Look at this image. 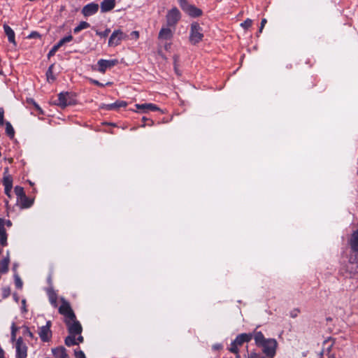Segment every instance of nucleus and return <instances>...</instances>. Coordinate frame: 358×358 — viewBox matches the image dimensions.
Returning a JSON list of instances; mask_svg holds the SVG:
<instances>
[{"instance_id": "f257e3e1", "label": "nucleus", "mask_w": 358, "mask_h": 358, "mask_svg": "<svg viewBox=\"0 0 358 358\" xmlns=\"http://www.w3.org/2000/svg\"><path fill=\"white\" fill-rule=\"evenodd\" d=\"M358 272V262H356V257H350L348 264L341 268L340 273L345 278H352L353 275Z\"/></svg>"}, {"instance_id": "f03ea898", "label": "nucleus", "mask_w": 358, "mask_h": 358, "mask_svg": "<svg viewBox=\"0 0 358 358\" xmlns=\"http://www.w3.org/2000/svg\"><path fill=\"white\" fill-rule=\"evenodd\" d=\"M181 18V13L180 10L176 8L173 7L168 10L166 15V26L169 27L175 28L178 22Z\"/></svg>"}, {"instance_id": "7ed1b4c3", "label": "nucleus", "mask_w": 358, "mask_h": 358, "mask_svg": "<svg viewBox=\"0 0 358 358\" xmlns=\"http://www.w3.org/2000/svg\"><path fill=\"white\" fill-rule=\"evenodd\" d=\"M59 313L64 316V320L76 319V315L71 308L70 303L63 299H62V304L59 308Z\"/></svg>"}, {"instance_id": "20e7f679", "label": "nucleus", "mask_w": 358, "mask_h": 358, "mask_svg": "<svg viewBox=\"0 0 358 358\" xmlns=\"http://www.w3.org/2000/svg\"><path fill=\"white\" fill-rule=\"evenodd\" d=\"M119 63L118 60L115 59H101L97 62V68L94 67L93 69L99 73H104L107 69H110Z\"/></svg>"}, {"instance_id": "39448f33", "label": "nucleus", "mask_w": 358, "mask_h": 358, "mask_svg": "<svg viewBox=\"0 0 358 358\" xmlns=\"http://www.w3.org/2000/svg\"><path fill=\"white\" fill-rule=\"evenodd\" d=\"M64 322L67 327L69 334L71 335H80L83 331V327L81 324L77 319L64 320Z\"/></svg>"}, {"instance_id": "423d86ee", "label": "nucleus", "mask_w": 358, "mask_h": 358, "mask_svg": "<svg viewBox=\"0 0 358 358\" xmlns=\"http://www.w3.org/2000/svg\"><path fill=\"white\" fill-rule=\"evenodd\" d=\"M203 38V34L201 33V27L196 24L193 23L191 25V32L189 36V40L192 43L196 44L201 41Z\"/></svg>"}, {"instance_id": "0eeeda50", "label": "nucleus", "mask_w": 358, "mask_h": 358, "mask_svg": "<svg viewBox=\"0 0 358 358\" xmlns=\"http://www.w3.org/2000/svg\"><path fill=\"white\" fill-rule=\"evenodd\" d=\"M52 326L51 321L46 322V324L39 327L38 334L43 342H48L52 337V331L50 327Z\"/></svg>"}, {"instance_id": "6e6552de", "label": "nucleus", "mask_w": 358, "mask_h": 358, "mask_svg": "<svg viewBox=\"0 0 358 358\" xmlns=\"http://www.w3.org/2000/svg\"><path fill=\"white\" fill-rule=\"evenodd\" d=\"M127 36V34L121 30H115L113 32L109 38L108 45L117 46L121 43L122 40L126 39Z\"/></svg>"}, {"instance_id": "1a4fd4ad", "label": "nucleus", "mask_w": 358, "mask_h": 358, "mask_svg": "<svg viewBox=\"0 0 358 358\" xmlns=\"http://www.w3.org/2000/svg\"><path fill=\"white\" fill-rule=\"evenodd\" d=\"M16 358H27V346L23 342L22 337H19L16 341Z\"/></svg>"}, {"instance_id": "9d476101", "label": "nucleus", "mask_w": 358, "mask_h": 358, "mask_svg": "<svg viewBox=\"0 0 358 358\" xmlns=\"http://www.w3.org/2000/svg\"><path fill=\"white\" fill-rule=\"evenodd\" d=\"M276 341L275 339H268V341L263 344V352L269 357H273L275 354Z\"/></svg>"}, {"instance_id": "9b49d317", "label": "nucleus", "mask_w": 358, "mask_h": 358, "mask_svg": "<svg viewBox=\"0 0 358 358\" xmlns=\"http://www.w3.org/2000/svg\"><path fill=\"white\" fill-rule=\"evenodd\" d=\"M99 10V4L96 3H90L85 5L82 9V13L85 17H89L94 15Z\"/></svg>"}, {"instance_id": "f8f14e48", "label": "nucleus", "mask_w": 358, "mask_h": 358, "mask_svg": "<svg viewBox=\"0 0 358 358\" xmlns=\"http://www.w3.org/2000/svg\"><path fill=\"white\" fill-rule=\"evenodd\" d=\"M56 104L62 108H65L66 106L70 105L71 99L69 94L67 92H61L59 94Z\"/></svg>"}, {"instance_id": "ddd939ff", "label": "nucleus", "mask_w": 358, "mask_h": 358, "mask_svg": "<svg viewBox=\"0 0 358 358\" xmlns=\"http://www.w3.org/2000/svg\"><path fill=\"white\" fill-rule=\"evenodd\" d=\"M348 244L352 252H358V229L352 232L348 240Z\"/></svg>"}, {"instance_id": "4468645a", "label": "nucleus", "mask_w": 358, "mask_h": 358, "mask_svg": "<svg viewBox=\"0 0 358 358\" xmlns=\"http://www.w3.org/2000/svg\"><path fill=\"white\" fill-rule=\"evenodd\" d=\"M173 35V31L171 27H162L159 32L158 38L160 40H170L172 38Z\"/></svg>"}, {"instance_id": "2eb2a0df", "label": "nucleus", "mask_w": 358, "mask_h": 358, "mask_svg": "<svg viewBox=\"0 0 358 358\" xmlns=\"http://www.w3.org/2000/svg\"><path fill=\"white\" fill-rule=\"evenodd\" d=\"M136 107L137 109L141 110L144 113L148 111H158L160 110L159 108L157 107V106L151 103L136 104Z\"/></svg>"}, {"instance_id": "dca6fc26", "label": "nucleus", "mask_w": 358, "mask_h": 358, "mask_svg": "<svg viewBox=\"0 0 358 358\" xmlns=\"http://www.w3.org/2000/svg\"><path fill=\"white\" fill-rule=\"evenodd\" d=\"M252 338L251 334H241L236 336L234 341L238 346L242 345L244 343L249 342Z\"/></svg>"}, {"instance_id": "f3484780", "label": "nucleus", "mask_w": 358, "mask_h": 358, "mask_svg": "<svg viewBox=\"0 0 358 358\" xmlns=\"http://www.w3.org/2000/svg\"><path fill=\"white\" fill-rule=\"evenodd\" d=\"M115 6V0H103L101 3V12H108L114 8Z\"/></svg>"}, {"instance_id": "a211bd4d", "label": "nucleus", "mask_w": 358, "mask_h": 358, "mask_svg": "<svg viewBox=\"0 0 358 358\" xmlns=\"http://www.w3.org/2000/svg\"><path fill=\"white\" fill-rule=\"evenodd\" d=\"M52 354L55 358H69L66 350L64 347H58L52 349Z\"/></svg>"}, {"instance_id": "6ab92c4d", "label": "nucleus", "mask_w": 358, "mask_h": 358, "mask_svg": "<svg viewBox=\"0 0 358 358\" xmlns=\"http://www.w3.org/2000/svg\"><path fill=\"white\" fill-rule=\"evenodd\" d=\"M34 203V199L27 197L26 195H24L21 198H20V205L22 208H30Z\"/></svg>"}, {"instance_id": "aec40b11", "label": "nucleus", "mask_w": 358, "mask_h": 358, "mask_svg": "<svg viewBox=\"0 0 358 358\" xmlns=\"http://www.w3.org/2000/svg\"><path fill=\"white\" fill-rule=\"evenodd\" d=\"M185 13H187L188 15H189L192 17H199L201 15L202 12L200 9L196 8L193 5H190L188 6V8L185 10Z\"/></svg>"}, {"instance_id": "412c9836", "label": "nucleus", "mask_w": 358, "mask_h": 358, "mask_svg": "<svg viewBox=\"0 0 358 358\" xmlns=\"http://www.w3.org/2000/svg\"><path fill=\"white\" fill-rule=\"evenodd\" d=\"M3 29L6 34L8 36V41L14 45L16 44L15 40V33L13 30L8 25H3Z\"/></svg>"}, {"instance_id": "4be33fe9", "label": "nucleus", "mask_w": 358, "mask_h": 358, "mask_svg": "<svg viewBox=\"0 0 358 358\" xmlns=\"http://www.w3.org/2000/svg\"><path fill=\"white\" fill-rule=\"evenodd\" d=\"M127 103L123 101H116L113 103L106 104L103 108L108 110H115L120 107H125Z\"/></svg>"}, {"instance_id": "5701e85b", "label": "nucleus", "mask_w": 358, "mask_h": 358, "mask_svg": "<svg viewBox=\"0 0 358 358\" xmlns=\"http://www.w3.org/2000/svg\"><path fill=\"white\" fill-rule=\"evenodd\" d=\"M47 293L50 303L56 307L57 306V294L52 288L48 289Z\"/></svg>"}, {"instance_id": "b1692460", "label": "nucleus", "mask_w": 358, "mask_h": 358, "mask_svg": "<svg viewBox=\"0 0 358 358\" xmlns=\"http://www.w3.org/2000/svg\"><path fill=\"white\" fill-rule=\"evenodd\" d=\"M9 258L6 257L0 261V273H6L8 271Z\"/></svg>"}, {"instance_id": "393cba45", "label": "nucleus", "mask_w": 358, "mask_h": 358, "mask_svg": "<svg viewBox=\"0 0 358 358\" xmlns=\"http://www.w3.org/2000/svg\"><path fill=\"white\" fill-rule=\"evenodd\" d=\"M255 341L257 345L262 346L268 340L264 338V334L261 331H258L255 334Z\"/></svg>"}, {"instance_id": "a878e982", "label": "nucleus", "mask_w": 358, "mask_h": 358, "mask_svg": "<svg viewBox=\"0 0 358 358\" xmlns=\"http://www.w3.org/2000/svg\"><path fill=\"white\" fill-rule=\"evenodd\" d=\"M65 345L70 347L78 345V342L76 339V335L69 334L64 341Z\"/></svg>"}, {"instance_id": "bb28decb", "label": "nucleus", "mask_w": 358, "mask_h": 358, "mask_svg": "<svg viewBox=\"0 0 358 358\" xmlns=\"http://www.w3.org/2000/svg\"><path fill=\"white\" fill-rule=\"evenodd\" d=\"M90 27V24L87 22H85V21H82L79 23V24L76 27L73 29V32L75 34H78L79 33L80 31H82L83 29H87Z\"/></svg>"}, {"instance_id": "cd10ccee", "label": "nucleus", "mask_w": 358, "mask_h": 358, "mask_svg": "<svg viewBox=\"0 0 358 358\" xmlns=\"http://www.w3.org/2000/svg\"><path fill=\"white\" fill-rule=\"evenodd\" d=\"M3 185L5 186V193L8 196H10L9 192L11 191V189H12L13 180H3Z\"/></svg>"}, {"instance_id": "c85d7f7f", "label": "nucleus", "mask_w": 358, "mask_h": 358, "mask_svg": "<svg viewBox=\"0 0 358 358\" xmlns=\"http://www.w3.org/2000/svg\"><path fill=\"white\" fill-rule=\"evenodd\" d=\"M6 132L10 137L14 136V129L9 122H6Z\"/></svg>"}, {"instance_id": "c756f323", "label": "nucleus", "mask_w": 358, "mask_h": 358, "mask_svg": "<svg viewBox=\"0 0 358 358\" xmlns=\"http://www.w3.org/2000/svg\"><path fill=\"white\" fill-rule=\"evenodd\" d=\"M22 329H23L22 334L24 336H28L31 339H33L34 338L33 333L30 331V329L28 327L23 326Z\"/></svg>"}, {"instance_id": "7c9ffc66", "label": "nucleus", "mask_w": 358, "mask_h": 358, "mask_svg": "<svg viewBox=\"0 0 358 358\" xmlns=\"http://www.w3.org/2000/svg\"><path fill=\"white\" fill-rule=\"evenodd\" d=\"M0 225L3 228H6V227H7L8 228H10L12 227L13 223L10 220L0 218Z\"/></svg>"}, {"instance_id": "2f4dec72", "label": "nucleus", "mask_w": 358, "mask_h": 358, "mask_svg": "<svg viewBox=\"0 0 358 358\" xmlns=\"http://www.w3.org/2000/svg\"><path fill=\"white\" fill-rule=\"evenodd\" d=\"M72 40H73V36L71 35H68V36L62 38V39H60L59 41L58 42V43H59V45L63 46L64 44L71 41Z\"/></svg>"}, {"instance_id": "473e14b6", "label": "nucleus", "mask_w": 358, "mask_h": 358, "mask_svg": "<svg viewBox=\"0 0 358 358\" xmlns=\"http://www.w3.org/2000/svg\"><path fill=\"white\" fill-rule=\"evenodd\" d=\"M15 194L17 196L21 198L24 195H26L24 191V188L22 187L16 186L15 188Z\"/></svg>"}, {"instance_id": "72a5a7b5", "label": "nucleus", "mask_w": 358, "mask_h": 358, "mask_svg": "<svg viewBox=\"0 0 358 358\" xmlns=\"http://www.w3.org/2000/svg\"><path fill=\"white\" fill-rule=\"evenodd\" d=\"M238 345L233 341L229 348V350L234 354H237L238 352Z\"/></svg>"}, {"instance_id": "f704fd0d", "label": "nucleus", "mask_w": 358, "mask_h": 358, "mask_svg": "<svg viewBox=\"0 0 358 358\" xmlns=\"http://www.w3.org/2000/svg\"><path fill=\"white\" fill-rule=\"evenodd\" d=\"M52 69H53V65H51L49 68H48V70L47 71V73H46V76H47V78L48 80H55V76H53V73H52Z\"/></svg>"}, {"instance_id": "c9c22d12", "label": "nucleus", "mask_w": 358, "mask_h": 358, "mask_svg": "<svg viewBox=\"0 0 358 358\" xmlns=\"http://www.w3.org/2000/svg\"><path fill=\"white\" fill-rule=\"evenodd\" d=\"M110 30L109 29H106L103 31H99L98 30L96 31V34L101 38H106L108 36Z\"/></svg>"}, {"instance_id": "e433bc0d", "label": "nucleus", "mask_w": 358, "mask_h": 358, "mask_svg": "<svg viewBox=\"0 0 358 358\" xmlns=\"http://www.w3.org/2000/svg\"><path fill=\"white\" fill-rule=\"evenodd\" d=\"M179 5L180 8L185 11L189 4L187 2V0H178Z\"/></svg>"}, {"instance_id": "4c0bfd02", "label": "nucleus", "mask_w": 358, "mask_h": 358, "mask_svg": "<svg viewBox=\"0 0 358 358\" xmlns=\"http://www.w3.org/2000/svg\"><path fill=\"white\" fill-rule=\"evenodd\" d=\"M15 285L17 289H21L22 287V281L18 275H16L15 278Z\"/></svg>"}, {"instance_id": "58836bf2", "label": "nucleus", "mask_w": 358, "mask_h": 358, "mask_svg": "<svg viewBox=\"0 0 358 358\" xmlns=\"http://www.w3.org/2000/svg\"><path fill=\"white\" fill-rule=\"evenodd\" d=\"M252 24V21L250 19L245 20L241 24V26L244 29H248L251 27Z\"/></svg>"}, {"instance_id": "ea45409f", "label": "nucleus", "mask_w": 358, "mask_h": 358, "mask_svg": "<svg viewBox=\"0 0 358 358\" xmlns=\"http://www.w3.org/2000/svg\"><path fill=\"white\" fill-rule=\"evenodd\" d=\"M17 328L15 327V323H13L11 327V340L13 341L16 339V331Z\"/></svg>"}, {"instance_id": "a19ab883", "label": "nucleus", "mask_w": 358, "mask_h": 358, "mask_svg": "<svg viewBox=\"0 0 358 358\" xmlns=\"http://www.w3.org/2000/svg\"><path fill=\"white\" fill-rule=\"evenodd\" d=\"M76 358H86L85 353L82 350H75Z\"/></svg>"}, {"instance_id": "79ce46f5", "label": "nucleus", "mask_w": 358, "mask_h": 358, "mask_svg": "<svg viewBox=\"0 0 358 358\" xmlns=\"http://www.w3.org/2000/svg\"><path fill=\"white\" fill-rule=\"evenodd\" d=\"M90 82L94 85H96L99 87H104L105 85H103V83H101L100 82H99L98 80H94V79H92V78H90Z\"/></svg>"}, {"instance_id": "37998d69", "label": "nucleus", "mask_w": 358, "mask_h": 358, "mask_svg": "<svg viewBox=\"0 0 358 358\" xmlns=\"http://www.w3.org/2000/svg\"><path fill=\"white\" fill-rule=\"evenodd\" d=\"M4 110L2 108H0V124L3 125L4 124Z\"/></svg>"}, {"instance_id": "c03bdc74", "label": "nucleus", "mask_w": 358, "mask_h": 358, "mask_svg": "<svg viewBox=\"0 0 358 358\" xmlns=\"http://www.w3.org/2000/svg\"><path fill=\"white\" fill-rule=\"evenodd\" d=\"M39 37H40V34L36 31H33L28 36L29 38H39Z\"/></svg>"}, {"instance_id": "a18cd8bd", "label": "nucleus", "mask_w": 358, "mask_h": 358, "mask_svg": "<svg viewBox=\"0 0 358 358\" xmlns=\"http://www.w3.org/2000/svg\"><path fill=\"white\" fill-rule=\"evenodd\" d=\"M266 22H267L266 19L264 18V19L262 20L261 26H260L259 29V33L262 32V30H263L265 24H266Z\"/></svg>"}, {"instance_id": "49530a36", "label": "nucleus", "mask_w": 358, "mask_h": 358, "mask_svg": "<svg viewBox=\"0 0 358 358\" xmlns=\"http://www.w3.org/2000/svg\"><path fill=\"white\" fill-rule=\"evenodd\" d=\"M331 347H332V345H331L329 347L327 348V356H328V358H336L334 355L329 353ZM321 356H322V353L321 354ZM320 358H322V357H321Z\"/></svg>"}, {"instance_id": "de8ad7c7", "label": "nucleus", "mask_w": 358, "mask_h": 358, "mask_svg": "<svg viewBox=\"0 0 358 358\" xmlns=\"http://www.w3.org/2000/svg\"><path fill=\"white\" fill-rule=\"evenodd\" d=\"M299 313V309H294L290 313V316L293 318L296 317L298 315V313Z\"/></svg>"}, {"instance_id": "09e8293b", "label": "nucleus", "mask_w": 358, "mask_h": 358, "mask_svg": "<svg viewBox=\"0 0 358 358\" xmlns=\"http://www.w3.org/2000/svg\"><path fill=\"white\" fill-rule=\"evenodd\" d=\"M212 348L214 350H220L222 348V345L221 344L217 343L213 345Z\"/></svg>"}, {"instance_id": "8fccbe9b", "label": "nucleus", "mask_w": 358, "mask_h": 358, "mask_svg": "<svg viewBox=\"0 0 358 358\" xmlns=\"http://www.w3.org/2000/svg\"><path fill=\"white\" fill-rule=\"evenodd\" d=\"M248 358H263V357L259 354L252 352L249 355Z\"/></svg>"}, {"instance_id": "3c124183", "label": "nucleus", "mask_w": 358, "mask_h": 358, "mask_svg": "<svg viewBox=\"0 0 358 358\" xmlns=\"http://www.w3.org/2000/svg\"><path fill=\"white\" fill-rule=\"evenodd\" d=\"M62 46L61 45H59V43H57V44H55L52 48V50L55 52H57V51L59 49V48H61Z\"/></svg>"}, {"instance_id": "603ef678", "label": "nucleus", "mask_w": 358, "mask_h": 358, "mask_svg": "<svg viewBox=\"0 0 358 358\" xmlns=\"http://www.w3.org/2000/svg\"><path fill=\"white\" fill-rule=\"evenodd\" d=\"M77 342H78V344L79 343H83V341H84V338H83V336H81V334L78 335V338L76 339Z\"/></svg>"}, {"instance_id": "864d4df0", "label": "nucleus", "mask_w": 358, "mask_h": 358, "mask_svg": "<svg viewBox=\"0 0 358 358\" xmlns=\"http://www.w3.org/2000/svg\"><path fill=\"white\" fill-rule=\"evenodd\" d=\"M56 53V52L53 51L52 49L49 51L48 54V57L50 58L52 56L55 55V54Z\"/></svg>"}, {"instance_id": "5fc2aeb1", "label": "nucleus", "mask_w": 358, "mask_h": 358, "mask_svg": "<svg viewBox=\"0 0 358 358\" xmlns=\"http://www.w3.org/2000/svg\"><path fill=\"white\" fill-rule=\"evenodd\" d=\"M9 292H10L9 289H4V291H3V296L4 297H7L9 295Z\"/></svg>"}, {"instance_id": "6e6d98bb", "label": "nucleus", "mask_w": 358, "mask_h": 358, "mask_svg": "<svg viewBox=\"0 0 358 358\" xmlns=\"http://www.w3.org/2000/svg\"><path fill=\"white\" fill-rule=\"evenodd\" d=\"M131 35H134L136 38H138V32L136 31H133Z\"/></svg>"}, {"instance_id": "4d7b16f0", "label": "nucleus", "mask_w": 358, "mask_h": 358, "mask_svg": "<svg viewBox=\"0 0 358 358\" xmlns=\"http://www.w3.org/2000/svg\"><path fill=\"white\" fill-rule=\"evenodd\" d=\"M0 358H4V352L1 348H0Z\"/></svg>"}, {"instance_id": "13d9d810", "label": "nucleus", "mask_w": 358, "mask_h": 358, "mask_svg": "<svg viewBox=\"0 0 358 358\" xmlns=\"http://www.w3.org/2000/svg\"><path fill=\"white\" fill-rule=\"evenodd\" d=\"M31 186L34 185V182H33L31 180H27Z\"/></svg>"}, {"instance_id": "bf43d9fd", "label": "nucleus", "mask_w": 358, "mask_h": 358, "mask_svg": "<svg viewBox=\"0 0 358 358\" xmlns=\"http://www.w3.org/2000/svg\"><path fill=\"white\" fill-rule=\"evenodd\" d=\"M148 119H146L145 117H143V121L145 122Z\"/></svg>"}, {"instance_id": "052dcab7", "label": "nucleus", "mask_w": 358, "mask_h": 358, "mask_svg": "<svg viewBox=\"0 0 358 358\" xmlns=\"http://www.w3.org/2000/svg\"><path fill=\"white\" fill-rule=\"evenodd\" d=\"M110 84H111V83L109 82V83H107L106 84V85H110Z\"/></svg>"}]
</instances>
